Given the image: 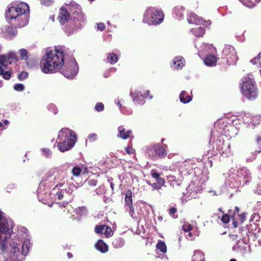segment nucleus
Instances as JSON below:
<instances>
[{"mask_svg": "<svg viewBox=\"0 0 261 261\" xmlns=\"http://www.w3.org/2000/svg\"><path fill=\"white\" fill-rule=\"evenodd\" d=\"M182 228H183V230L185 232H189L193 229V227L192 226V225L191 224H189L187 225H185L182 226Z\"/></svg>", "mask_w": 261, "mask_h": 261, "instance_id": "obj_53", "label": "nucleus"}, {"mask_svg": "<svg viewBox=\"0 0 261 261\" xmlns=\"http://www.w3.org/2000/svg\"><path fill=\"white\" fill-rule=\"evenodd\" d=\"M223 58L226 60L228 65L236 64L238 57L234 48L230 45H225L223 49Z\"/></svg>", "mask_w": 261, "mask_h": 261, "instance_id": "obj_8", "label": "nucleus"}, {"mask_svg": "<svg viewBox=\"0 0 261 261\" xmlns=\"http://www.w3.org/2000/svg\"><path fill=\"white\" fill-rule=\"evenodd\" d=\"M126 151L128 154H132L134 152V150L132 148L127 147L126 148Z\"/></svg>", "mask_w": 261, "mask_h": 261, "instance_id": "obj_61", "label": "nucleus"}, {"mask_svg": "<svg viewBox=\"0 0 261 261\" xmlns=\"http://www.w3.org/2000/svg\"><path fill=\"white\" fill-rule=\"evenodd\" d=\"M88 139L91 141H94L97 139V135L96 134H91L88 136Z\"/></svg>", "mask_w": 261, "mask_h": 261, "instance_id": "obj_56", "label": "nucleus"}, {"mask_svg": "<svg viewBox=\"0 0 261 261\" xmlns=\"http://www.w3.org/2000/svg\"><path fill=\"white\" fill-rule=\"evenodd\" d=\"M152 177L155 179H164L162 178H160V174L156 170H153L151 171Z\"/></svg>", "mask_w": 261, "mask_h": 261, "instance_id": "obj_49", "label": "nucleus"}, {"mask_svg": "<svg viewBox=\"0 0 261 261\" xmlns=\"http://www.w3.org/2000/svg\"><path fill=\"white\" fill-rule=\"evenodd\" d=\"M17 34V31L16 29L12 27H6L5 30L3 31V36L8 39H11Z\"/></svg>", "mask_w": 261, "mask_h": 261, "instance_id": "obj_15", "label": "nucleus"}, {"mask_svg": "<svg viewBox=\"0 0 261 261\" xmlns=\"http://www.w3.org/2000/svg\"><path fill=\"white\" fill-rule=\"evenodd\" d=\"M105 228V225H96L94 228V231L97 233H103Z\"/></svg>", "mask_w": 261, "mask_h": 261, "instance_id": "obj_44", "label": "nucleus"}, {"mask_svg": "<svg viewBox=\"0 0 261 261\" xmlns=\"http://www.w3.org/2000/svg\"><path fill=\"white\" fill-rule=\"evenodd\" d=\"M57 147L61 152H65L71 149L76 142V136L72 130L62 128L58 133Z\"/></svg>", "mask_w": 261, "mask_h": 261, "instance_id": "obj_3", "label": "nucleus"}, {"mask_svg": "<svg viewBox=\"0 0 261 261\" xmlns=\"http://www.w3.org/2000/svg\"><path fill=\"white\" fill-rule=\"evenodd\" d=\"M10 245L12 249L13 253H16L17 252H20V248L19 247V244L18 243L12 242L10 244Z\"/></svg>", "mask_w": 261, "mask_h": 261, "instance_id": "obj_39", "label": "nucleus"}, {"mask_svg": "<svg viewBox=\"0 0 261 261\" xmlns=\"http://www.w3.org/2000/svg\"><path fill=\"white\" fill-rule=\"evenodd\" d=\"M65 7L71 15H75L82 13L81 6L74 2H71L69 4H65Z\"/></svg>", "mask_w": 261, "mask_h": 261, "instance_id": "obj_13", "label": "nucleus"}, {"mask_svg": "<svg viewBox=\"0 0 261 261\" xmlns=\"http://www.w3.org/2000/svg\"><path fill=\"white\" fill-rule=\"evenodd\" d=\"M243 231H244L246 234H247L248 233H250V231L246 229V228L243 227L242 228H240V232L239 233H242V235H243Z\"/></svg>", "mask_w": 261, "mask_h": 261, "instance_id": "obj_59", "label": "nucleus"}, {"mask_svg": "<svg viewBox=\"0 0 261 261\" xmlns=\"http://www.w3.org/2000/svg\"><path fill=\"white\" fill-rule=\"evenodd\" d=\"M20 55V59L26 60L28 58V51L25 49H21L19 50Z\"/></svg>", "mask_w": 261, "mask_h": 261, "instance_id": "obj_43", "label": "nucleus"}, {"mask_svg": "<svg viewBox=\"0 0 261 261\" xmlns=\"http://www.w3.org/2000/svg\"><path fill=\"white\" fill-rule=\"evenodd\" d=\"M156 248L163 253L167 251V247L164 242L160 241L156 245Z\"/></svg>", "mask_w": 261, "mask_h": 261, "instance_id": "obj_35", "label": "nucleus"}, {"mask_svg": "<svg viewBox=\"0 0 261 261\" xmlns=\"http://www.w3.org/2000/svg\"><path fill=\"white\" fill-rule=\"evenodd\" d=\"M29 13V7L27 4L14 2L11 3L6 11V18L9 22L20 28L28 24Z\"/></svg>", "mask_w": 261, "mask_h": 261, "instance_id": "obj_2", "label": "nucleus"}, {"mask_svg": "<svg viewBox=\"0 0 261 261\" xmlns=\"http://www.w3.org/2000/svg\"><path fill=\"white\" fill-rule=\"evenodd\" d=\"M95 248L102 253H106L108 251V246L102 240H99L95 244Z\"/></svg>", "mask_w": 261, "mask_h": 261, "instance_id": "obj_24", "label": "nucleus"}, {"mask_svg": "<svg viewBox=\"0 0 261 261\" xmlns=\"http://www.w3.org/2000/svg\"><path fill=\"white\" fill-rule=\"evenodd\" d=\"M187 20L189 23L200 24L202 22V18L198 17L194 13H190L187 16Z\"/></svg>", "mask_w": 261, "mask_h": 261, "instance_id": "obj_21", "label": "nucleus"}, {"mask_svg": "<svg viewBox=\"0 0 261 261\" xmlns=\"http://www.w3.org/2000/svg\"><path fill=\"white\" fill-rule=\"evenodd\" d=\"M12 227L11 221L6 219L0 223V232L6 234V236H8V237H10V231Z\"/></svg>", "mask_w": 261, "mask_h": 261, "instance_id": "obj_14", "label": "nucleus"}, {"mask_svg": "<svg viewBox=\"0 0 261 261\" xmlns=\"http://www.w3.org/2000/svg\"><path fill=\"white\" fill-rule=\"evenodd\" d=\"M67 50L64 46H60L47 51L40 63L42 71L45 73L55 72L63 66V75L67 79H73L77 74L79 67L74 59L64 62Z\"/></svg>", "mask_w": 261, "mask_h": 261, "instance_id": "obj_1", "label": "nucleus"}, {"mask_svg": "<svg viewBox=\"0 0 261 261\" xmlns=\"http://www.w3.org/2000/svg\"><path fill=\"white\" fill-rule=\"evenodd\" d=\"M252 189L255 193L261 195V180H256Z\"/></svg>", "mask_w": 261, "mask_h": 261, "instance_id": "obj_34", "label": "nucleus"}, {"mask_svg": "<svg viewBox=\"0 0 261 261\" xmlns=\"http://www.w3.org/2000/svg\"><path fill=\"white\" fill-rule=\"evenodd\" d=\"M103 234H104L107 237H109L113 235V232L110 226L105 225V228L103 230Z\"/></svg>", "mask_w": 261, "mask_h": 261, "instance_id": "obj_41", "label": "nucleus"}, {"mask_svg": "<svg viewBox=\"0 0 261 261\" xmlns=\"http://www.w3.org/2000/svg\"><path fill=\"white\" fill-rule=\"evenodd\" d=\"M41 5L46 6H50L53 3L54 0H40Z\"/></svg>", "mask_w": 261, "mask_h": 261, "instance_id": "obj_50", "label": "nucleus"}, {"mask_svg": "<svg viewBox=\"0 0 261 261\" xmlns=\"http://www.w3.org/2000/svg\"><path fill=\"white\" fill-rule=\"evenodd\" d=\"M31 243L29 240L26 239L23 242V244L21 245V253L23 255H27L29 251Z\"/></svg>", "mask_w": 261, "mask_h": 261, "instance_id": "obj_28", "label": "nucleus"}, {"mask_svg": "<svg viewBox=\"0 0 261 261\" xmlns=\"http://www.w3.org/2000/svg\"><path fill=\"white\" fill-rule=\"evenodd\" d=\"M64 190L63 189V190H61L60 192H58L57 193V197H58V199L61 200V199H62L63 198V197H64V195H63L64 192H63V191Z\"/></svg>", "mask_w": 261, "mask_h": 261, "instance_id": "obj_57", "label": "nucleus"}, {"mask_svg": "<svg viewBox=\"0 0 261 261\" xmlns=\"http://www.w3.org/2000/svg\"><path fill=\"white\" fill-rule=\"evenodd\" d=\"M247 118H244V122L247 123L250 127L254 128L256 125L259 124L261 122V116H254L249 120H247Z\"/></svg>", "mask_w": 261, "mask_h": 261, "instance_id": "obj_19", "label": "nucleus"}, {"mask_svg": "<svg viewBox=\"0 0 261 261\" xmlns=\"http://www.w3.org/2000/svg\"><path fill=\"white\" fill-rule=\"evenodd\" d=\"M237 176L239 178L247 179L251 177L250 171L246 167H242L237 171Z\"/></svg>", "mask_w": 261, "mask_h": 261, "instance_id": "obj_20", "label": "nucleus"}, {"mask_svg": "<svg viewBox=\"0 0 261 261\" xmlns=\"http://www.w3.org/2000/svg\"><path fill=\"white\" fill-rule=\"evenodd\" d=\"M69 25L66 29L65 32L68 35L74 33L81 29L86 23V19L83 13L71 15Z\"/></svg>", "mask_w": 261, "mask_h": 261, "instance_id": "obj_6", "label": "nucleus"}, {"mask_svg": "<svg viewBox=\"0 0 261 261\" xmlns=\"http://www.w3.org/2000/svg\"><path fill=\"white\" fill-rule=\"evenodd\" d=\"M191 32L196 37H201L205 33L204 28L200 27L191 30Z\"/></svg>", "mask_w": 261, "mask_h": 261, "instance_id": "obj_32", "label": "nucleus"}, {"mask_svg": "<svg viewBox=\"0 0 261 261\" xmlns=\"http://www.w3.org/2000/svg\"><path fill=\"white\" fill-rule=\"evenodd\" d=\"M115 102L119 107L121 111L122 112H123V109H124V108L122 107V105L120 103V100L119 99L115 100Z\"/></svg>", "mask_w": 261, "mask_h": 261, "instance_id": "obj_58", "label": "nucleus"}, {"mask_svg": "<svg viewBox=\"0 0 261 261\" xmlns=\"http://www.w3.org/2000/svg\"><path fill=\"white\" fill-rule=\"evenodd\" d=\"M260 142H261V136H257L256 138V142L258 144H260Z\"/></svg>", "mask_w": 261, "mask_h": 261, "instance_id": "obj_64", "label": "nucleus"}, {"mask_svg": "<svg viewBox=\"0 0 261 261\" xmlns=\"http://www.w3.org/2000/svg\"><path fill=\"white\" fill-rule=\"evenodd\" d=\"M180 102L186 103L189 102L192 100V97L188 95L185 91H182L179 95Z\"/></svg>", "mask_w": 261, "mask_h": 261, "instance_id": "obj_29", "label": "nucleus"}, {"mask_svg": "<svg viewBox=\"0 0 261 261\" xmlns=\"http://www.w3.org/2000/svg\"><path fill=\"white\" fill-rule=\"evenodd\" d=\"M86 211V208L84 207H79L76 209V212L80 214V213H84Z\"/></svg>", "mask_w": 261, "mask_h": 261, "instance_id": "obj_60", "label": "nucleus"}, {"mask_svg": "<svg viewBox=\"0 0 261 261\" xmlns=\"http://www.w3.org/2000/svg\"><path fill=\"white\" fill-rule=\"evenodd\" d=\"M47 109L49 111L53 112L54 114H56L58 113L57 107L54 104L51 103L48 105L47 106Z\"/></svg>", "mask_w": 261, "mask_h": 261, "instance_id": "obj_46", "label": "nucleus"}, {"mask_svg": "<svg viewBox=\"0 0 261 261\" xmlns=\"http://www.w3.org/2000/svg\"><path fill=\"white\" fill-rule=\"evenodd\" d=\"M14 56L15 55L13 53L0 56V75H2L5 80H9L11 76L12 72L9 70L8 66L12 63Z\"/></svg>", "mask_w": 261, "mask_h": 261, "instance_id": "obj_7", "label": "nucleus"}, {"mask_svg": "<svg viewBox=\"0 0 261 261\" xmlns=\"http://www.w3.org/2000/svg\"><path fill=\"white\" fill-rule=\"evenodd\" d=\"M239 221L241 223H243L246 220V213H243L240 215H239Z\"/></svg>", "mask_w": 261, "mask_h": 261, "instance_id": "obj_54", "label": "nucleus"}, {"mask_svg": "<svg viewBox=\"0 0 261 261\" xmlns=\"http://www.w3.org/2000/svg\"><path fill=\"white\" fill-rule=\"evenodd\" d=\"M9 238L10 237H8V236H6V234H5L4 239L0 240V248L2 251H4L6 249L7 244V239Z\"/></svg>", "mask_w": 261, "mask_h": 261, "instance_id": "obj_37", "label": "nucleus"}, {"mask_svg": "<svg viewBox=\"0 0 261 261\" xmlns=\"http://www.w3.org/2000/svg\"><path fill=\"white\" fill-rule=\"evenodd\" d=\"M72 173L74 176H79L81 173H87V168L82 164L78 165L73 168Z\"/></svg>", "mask_w": 261, "mask_h": 261, "instance_id": "obj_23", "label": "nucleus"}, {"mask_svg": "<svg viewBox=\"0 0 261 261\" xmlns=\"http://www.w3.org/2000/svg\"><path fill=\"white\" fill-rule=\"evenodd\" d=\"M14 89L17 91H22L24 89V86L22 84H17L14 85Z\"/></svg>", "mask_w": 261, "mask_h": 261, "instance_id": "obj_47", "label": "nucleus"}, {"mask_svg": "<svg viewBox=\"0 0 261 261\" xmlns=\"http://www.w3.org/2000/svg\"><path fill=\"white\" fill-rule=\"evenodd\" d=\"M95 110L97 112H101L104 110V105L101 102H97L95 106Z\"/></svg>", "mask_w": 261, "mask_h": 261, "instance_id": "obj_45", "label": "nucleus"}, {"mask_svg": "<svg viewBox=\"0 0 261 261\" xmlns=\"http://www.w3.org/2000/svg\"><path fill=\"white\" fill-rule=\"evenodd\" d=\"M185 59L180 56L175 57L172 61L171 67L174 69H180L185 65Z\"/></svg>", "mask_w": 261, "mask_h": 261, "instance_id": "obj_16", "label": "nucleus"}, {"mask_svg": "<svg viewBox=\"0 0 261 261\" xmlns=\"http://www.w3.org/2000/svg\"><path fill=\"white\" fill-rule=\"evenodd\" d=\"M235 169L233 168H231L228 172H227L226 174H224L225 175V178H227L228 177H231V178L234 179L237 177H235Z\"/></svg>", "mask_w": 261, "mask_h": 261, "instance_id": "obj_40", "label": "nucleus"}, {"mask_svg": "<svg viewBox=\"0 0 261 261\" xmlns=\"http://www.w3.org/2000/svg\"><path fill=\"white\" fill-rule=\"evenodd\" d=\"M28 73L27 72H22L18 75V78L19 80H23L27 78Z\"/></svg>", "mask_w": 261, "mask_h": 261, "instance_id": "obj_51", "label": "nucleus"}, {"mask_svg": "<svg viewBox=\"0 0 261 261\" xmlns=\"http://www.w3.org/2000/svg\"><path fill=\"white\" fill-rule=\"evenodd\" d=\"M71 16V14L69 13L66 7H63L60 9L58 19L61 24H64L65 23H67L69 26Z\"/></svg>", "mask_w": 261, "mask_h": 261, "instance_id": "obj_10", "label": "nucleus"}, {"mask_svg": "<svg viewBox=\"0 0 261 261\" xmlns=\"http://www.w3.org/2000/svg\"><path fill=\"white\" fill-rule=\"evenodd\" d=\"M118 134L117 136L123 139H126L130 137L132 133L131 130H126L123 126H120L118 128Z\"/></svg>", "mask_w": 261, "mask_h": 261, "instance_id": "obj_22", "label": "nucleus"}, {"mask_svg": "<svg viewBox=\"0 0 261 261\" xmlns=\"http://www.w3.org/2000/svg\"><path fill=\"white\" fill-rule=\"evenodd\" d=\"M241 92L249 100H254L257 96V90L254 79L249 76H245L242 79Z\"/></svg>", "mask_w": 261, "mask_h": 261, "instance_id": "obj_4", "label": "nucleus"}, {"mask_svg": "<svg viewBox=\"0 0 261 261\" xmlns=\"http://www.w3.org/2000/svg\"><path fill=\"white\" fill-rule=\"evenodd\" d=\"M167 178H174L180 179L181 178H185V176L188 172L186 171L182 170L177 168H173V169H167L165 171Z\"/></svg>", "mask_w": 261, "mask_h": 261, "instance_id": "obj_9", "label": "nucleus"}, {"mask_svg": "<svg viewBox=\"0 0 261 261\" xmlns=\"http://www.w3.org/2000/svg\"><path fill=\"white\" fill-rule=\"evenodd\" d=\"M147 182L150 185L152 190H159L165 184V180H147Z\"/></svg>", "mask_w": 261, "mask_h": 261, "instance_id": "obj_26", "label": "nucleus"}, {"mask_svg": "<svg viewBox=\"0 0 261 261\" xmlns=\"http://www.w3.org/2000/svg\"><path fill=\"white\" fill-rule=\"evenodd\" d=\"M133 194L130 190H128L125 193L124 201L125 206L128 208L130 214L133 216L135 213V210L133 206Z\"/></svg>", "mask_w": 261, "mask_h": 261, "instance_id": "obj_12", "label": "nucleus"}, {"mask_svg": "<svg viewBox=\"0 0 261 261\" xmlns=\"http://www.w3.org/2000/svg\"><path fill=\"white\" fill-rule=\"evenodd\" d=\"M42 155L46 158H50L52 155L51 150L47 148H43L41 149Z\"/></svg>", "mask_w": 261, "mask_h": 261, "instance_id": "obj_38", "label": "nucleus"}, {"mask_svg": "<svg viewBox=\"0 0 261 261\" xmlns=\"http://www.w3.org/2000/svg\"><path fill=\"white\" fill-rule=\"evenodd\" d=\"M125 244V241L122 238H118L114 240L112 243L113 247L115 248L122 247Z\"/></svg>", "mask_w": 261, "mask_h": 261, "instance_id": "obj_31", "label": "nucleus"}, {"mask_svg": "<svg viewBox=\"0 0 261 261\" xmlns=\"http://www.w3.org/2000/svg\"><path fill=\"white\" fill-rule=\"evenodd\" d=\"M217 62V58L214 55H208L205 56L204 60V63L209 66L215 65Z\"/></svg>", "mask_w": 261, "mask_h": 261, "instance_id": "obj_27", "label": "nucleus"}, {"mask_svg": "<svg viewBox=\"0 0 261 261\" xmlns=\"http://www.w3.org/2000/svg\"><path fill=\"white\" fill-rule=\"evenodd\" d=\"M221 221L225 224L228 223L230 221V216L227 214H224L221 218Z\"/></svg>", "mask_w": 261, "mask_h": 261, "instance_id": "obj_48", "label": "nucleus"}, {"mask_svg": "<svg viewBox=\"0 0 261 261\" xmlns=\"http://www.w3.org/2000/svg\"><path fill=\"white\" fill-rule=\"evenodd\" d=\"M153 146L147 147V153L149 156L151 158H155L156 157L155 152L152 149Z\"/></svg>", "mask_w": 261, "mask_h": 261, "instance_id": "obj_42", "label": "nucleus"}, {"mask_svg": "<svg viewBox=\"0 0 261 261\" xmlns=\"http://www.w3.org/2000/svg\"><path fill=\"white\" fill-rule=\"evenodd\" d=\"M97 30H100L101 31H103L106 28L105 24L102 22L97 23Z\"/></svg>", "mask_w": 261, "mask_h": 261, "instance_id": "obj_55", "label": "nucleus"}, {"mask_svg": "<svg viewBox=\"0 0 261 261\" xmlns=\"http://www.w3.org/2000/svg\"><path fill=\"white\" fill-rule=\"evenodd\" d=\"M192 261H205L203 253L199 250L195 251L192 256Z\"/></svg>", "mask_w": 261, "mask_h": 261, "instance_id": "obj_30", "label": "nucleus"}, {"mask_svg": "<svg viewBox=\"0 0 261 261\" xmlns=\"http://www.w3.org/2000/svg\"><path fill=\"white\" fill-rule=\"evenodd\" d=\"M177 208L174 207H171L168 210L169 214L172 217H174V214L177 212Z\"/></svg>", "mask_w": 261, "mask_h": 261, "instance_id": "obj_52", "label": "nucleus"}, {"mask_svg": "<svg viewBox=\"0 0 261 261\" xmlns=\"http://www.w3.org/2000/svg\"><path fill=\"white\" fill-rule=\"evenodd\" d=\"M149 93L150 91L149 90L146 91V93L143 95L141 94L140 92L138 91H135V92L130 91V95L135 102L142 105L145 102L143 98H147L149 96Z\"/></svg>", "mask_w": 261, "mask_h": 261, "instance_id": "obj_11", "label": "nucleus"}, {"mask_svg": "<svg viewBox=\"0 0 261 261\" xmlns=\"http://www.w3.org/2000/svg\"><path fill=\"white\" fill-rule=\"evenodd\" d=\"M204 45L205 46V48H207L208 50H210L212 52V50H214V51H215L216 49L215 48H214L211 45H205L204 44Z\"/></svg>", "mask_w": 261, "mask_h": 261, "instance_id": "obj_63", "label": "nucleus"}, {"mask_svg": "<svg viewBox=\"0 0 261 261\" xmlns=\"http://www.w3.org/2000/svg\"><path fill=\"white\" fill-rule=\"evenodd\" d=\"M201 23L203 25H205V26H207V25H209L211 24V20H208L207 21H205L204 20V21H203L202 20V22Z\"/></svg>", "mask_w": 261, "mask_h": 261, "instance_id": "obj_62", "label": "nucleus"}, {"mask_svg": "<svg viewBox=\"0 0 261 261\" xmlns=\"http://www.w3.org/2000/svg\"><path fill=\"white\" fill-rule=\"evenodd\" d=\"M244 6L252 8L255 5V0H239Z\"/></svg>", "mask_w": 261, "mask_h": 261, "instance_id": "obj_36", "label": "nucleus"}, {"mask_svg": "<svg viewBox=\"0 0 261 261\" xmlns=\"http://www.w3.org/2000/svg\"><path fill=\"white\" fill-rule=\"evenodd\" d=\"M118 61L117 56L114 53H110L107 57V61L111 64H115Z\"/></svg>", "mask_w": 261, "mask_h": 261, "instance_id": "obj_33", "label": "nucleus"}, {"mask_svg": "<svg viewBox=\"0 0 261 261\" xmlns=\"http://www.w3.org/2000/svg\"><path fill=\"white\" fill-rule=\"evenodd\" d=\"M230 145L229 143H224L223 142L221 144V146L220 145L219 146V150L220 153L224 154L225 153L226 155H228V154L231 153V150L230 148Z\"/></svg>", "mask_w": 261, "mask_h": 261, "instance_id": "obj_25", "label": "nucleus"}, {"mask_svg": "<svg viewBox=\"0 0 261 261\" xmlns=\"http://www.w3.org/2000/svg\"><path fill=\"white\" fill-rule=\"evenodd\" d=\"M164 16L161 11L156 10L155 8H148L144 15L143 22L148 25H156L161 23L164 20Z\"/></svg>", "mask_w": 261, "mask_h": 261, "instance_id": "obj_5", "label": "nucleus"}, {"mask_svg": "<svg viewBox=\"0 0 261 261\" xmlns=\"http://www.w3.org/2000/svg\"><path fill=\"white\" fill-rule=\"evenodd\" d=\"M185 9L182 6H177L173 9V15L174 18L177 19L183 18Z\"/></svg>", "mask_w": 261, "mask_h": 261, "instance_id": "obj_18", "label": "nucleus"}, {"mask_svg": "<svg viewBox=\"0 0 261 261\" xmlns=\"http://www.w3.org/2000/svg\"><path fill=\"white\" fill-rule=\"evenodd\" d=\"M165 147H167V145H163V146H161L159 144L153 145L152 149L155 152L156 156L164 158L166 155L167 153Z\"/></svg>", "mask_w": 261, "mask_h": 261, "instance_id": "obj_17", "label": "nucleus"}]
</instances>
